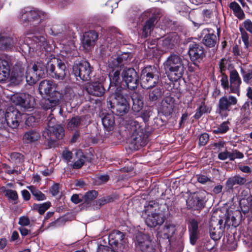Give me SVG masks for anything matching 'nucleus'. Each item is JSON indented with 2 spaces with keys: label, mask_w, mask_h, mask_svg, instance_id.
<instances>
[{
  "label": "nucleus",
  "mask_w": 252,
  "mask_h": 252,
  "mask_svg": "<svg viewBox=\"0 0 252 252\" xmlns=\"http://www.w3.org/2000/svg\"><path fill=\"white\" fill-rule=\"evenodd\" d=\"M50 202H47L41 204H33L32 208L33 210L38 212V213L42 215L50 207Z\"/></svg>",
  "instance_id": "46"
},
{
  "label": "nucleus",
  "mask_w": 252,
  "mask_h": 252,
  "mask_svg": "<svg viewBox=\"0 0 252 252\" xmlns=\"http://www.w3.org/2000/svg\"><path fill=\"white\" fill-rule=\"evenodd\" d=\"M220 80L221 85L224 90H230V83H229L227 76L225 74H221Z\"/></svg>",
  "instance_id": "59"
},
{
  "label": "nucleus",
  "mask_w": 252,
  "mask_h": 252,
  "mask_svg": "<svg viewBox=\"0 0 252 252\" xmlns=\"http://www.w3.org/2000/svg\"><path fill=\"white\" fill-rule=\"evenodd\" d=\"M5 196L9 200L15 201L18 199V195L16 191L10 189H5L4 191Z\"/></svg>",
  "instance_id": "55"
},
{
  "label": "nucleus",
  "mask_w": 252,
  "mask_h": 252,
  "mask_svg": "<svg viewBox=\"0 0 252 252\" xmlns=\"http://www.w3.org/2000/svg\"><path fill=\"white\" fill-rule=\"evenodd\" d=\"M29 189L31 190L32 194L35 197L36 200L41 201L46 199L45 195L41 191L35 189L32 186L29 187Z\"/></svg>",
  "instance_id": "51"
},
{
  "label": "nucleus",
  "mask_w": 252,
  "mask_h": 252,
  "mask_svg": "<svg viewBox=\"0 0 252 252\" xmlns=\"http://www.w3.org/2000/svg\"><path fill=\"white\" fill-rule=\"evenodd\" d=\"M97 39L98 34L95 31H90L88 32H86L82 40L83 48L86 51L90 50L94 46Z\"/></svg>",
  "instance_id": "20"
},
{
  "label": "nucleus",
  "mask_w": 252,
  "mask_h": 252,
  "mask_svg": "<svg viewBox=\"0 0 252 252\" xmlns=\"http://www.w3.org/2000/svg\"><path fill=\"white\" fill-rule=\"evenodd\" d=\"M10 100L15 105H20L25 109L32 108L34 105L33 97L27 94H14Z\"/></svg>",
  "instance_id": "15"
},
{
  "label": "nucleus",
  "mask_w": 252,
  "mask_h": 252,
  "mask_svg": "<svg viewBox=\"0 0 252 252\" xmlns=\"http://www.w3.org/2000/svg\"><path fill=\"white\" fill-rule=\"evenodd\" d=\"M207 192L203 191L189 196L186 201L188 208L194 210H200L204 207L206 202Z\"/></svg>",
  "instance_id": "11"
},
{
  "label": "nucleus",
  "mask_w": 252,
  "mask_h": 252,
  "mask_svg": "<svg viewBox=\"0 0 252 252\" xmlns=\"http://www.w3.org/2000/svg\"><path fill=\"white\" fill-rule=\"evenodd\" d=\"M64 135V131L63 128L61 126V125H57L55 127L51 130V139H47L48 142V145L49 148H51L54 145L55 140L53 138V136L55 137L58 139H61L63 138Z\"/></svg>",
  "instance_id": "26"
},
{
  "label": "nucleus",
  "mask_w": 252,
  "mask_h": 252,
  "mask_svg": "<svg viewBox=\"0 0 252 252\" xmlns=\"http://www.w3.org/2000/svg\"><path fill=\"white\" fill-rule=\"evenodd\" d=\"M114 101L113 102L110 97L107 99V105L113 114L123 116L127 114L130 108L128 96L125 94L121 89L117 88L114 94Z\"/></svg>",
  "instance_id": "2"
},
{
  "label": "nucleus",
  "mask_w": 252,
  "mask_h": 252,
  "mask_svg": "<svg viewBox=\"0 0 252 252\" xmlns=\"http://www.w3.org/2000/svg\"><path fill=\"white\" fill-rule=\"evenodd\" d=\"M249 102H246L241 108V117L243 123L247 122L251 118Z\"/></svg>",
  "instance_id": "39"
},
{
  "label": "nucleus",
  "mask_w": 252,
  "mask_h": 252,
  "mask_svg": "<svg viewBox=\"0 0 252 252\" xmlns=\"http://www.w3.org/2000/svg\"><path fill=\"white\" fill-rule=\"evenodd\" d=\"M230 62L226 59H222L219 63L220 71L221 74H225L226 70L231 67Z\"/></svg>",
  "instance_id": "45"
},
{
  "label": "nucleus",
  "mask_w": 252,
  "mask_h": 252,
  "mask_svg": "<svg viewBox=\"0 0 252 252\" xmlns=\"http://www.w3.org/2000/svg\"><path fill=\"white\" fill-rule=\"evenodd\" d=\"M120 70L118 69L113 70L109 73V77L111 85L116 86L120 82Z\"/></svg>",
  "instance_id": "41"
},
{
  "label": "nucleus",
  "mask_w": 252,
  "mask_h": 252,
  "mask_svg": "<svg viewBox=\"0 0 252 252\" xmlns=\"http://www.w3.org/2000/svg\"><path fill=\"white\" fill-rule=\"evenodd\" d=\"M164 216L160 213H154L148 214L145 219V222L150 227H154L161 225L164 221Z\"/></svg>",
  "instance_id": "22"
},
{
  "label": "nucleus",
  "mask_w": 252,
  "mask_h": 252,
  "mask_svg": "<svg viewBox=\"0 0 252 252\" xmlns=\"http://www.w3.org/2000/svg\"><path fill=\"white\" fill-rule=\"evenodd\" d=\"M92 67L87 61H82L73 65V73L74 75L84 81L91 80L92 75Z\"/></svg>",
  "instance_id": "10"
},
{
  "label": "nucleus",
  "mask_w": 252,
  "mask_h": 252,
  "mask_svg": "<svg viewBox=\"0 0 252 252\" xmlns=\"http://www.w3.org/2000/svg\"><path fill=\"white\" fill-rule=\"evenodd\" d=\"M238 102L236 97L233 95L224 96L220 97L218 102L217 111L221 116L226 117L231 107L235 105Z\"/></svg>",
  "instance_id": "12"
},
{
  "label": "nucleus",
  "mask_w": 252,
  "mask_h": 252,
  "mask_svg": "<svg viewBox=\"0 0 252 252\" xmlns=\"http://www.w3.org/2000/svg\"><path fill=\"white\" fill-rule=\"evenodd\" d=\"M97 195V192L94 190H89L84 195L80 194L82 196V204L87 207L90 206Z\"/></svg>",
  "instance_id": "30"
},
{
  "label": "nucleus",
  "mask_w": 252,
  "mask_h": 252,
  "mask_svg": "<svg viewBox=\"0 0 252 252\" xmlns=\"http://www.w3.org/2000/svg\"><path fill=\"white\" fill-rule=\"evenodd\" d=\"M125 238L124 234L117 230H114L109 236V244L115 246L120 249L123 248V242Z\"/></svg>",
  "instance_id": "23"
},
{
  "label": "nucleus",
  "mask_w": 252,
  "mask_h": 252,
  "mask_svg": "<svg viewBox=\"0 0 252 252\" xmlns=\"http://www.w3.org/2000/svg\"><path fill=\"white\" fill-rule=\"evenodd\" d=\"M13 37L14 43L13 49L19 48L20 49L23 50V46L26 45L25 44V38L24 37H20L18 38L15 37Z\"/></svg>",
  "instance_id": "56"
},
{
  "label": "nucleus",
  "mask_w": 252,
  "mask_h": 252,
  "mask_svg": "<svg viewBox=\"0 0 252 252\" xmlns=\"http://www.w3.org/2000/svg\"><path fill=\"white\" fill-rule=\"evenodd\" d=\"M87 92L91 95L100 97L105 93V89L99 82H93L88 84L86 87Z\"/></svg>",
  "instance_id": "21"
},
{
  "label": "nucleus",
  "mask_w": 252,
  "mask_h": 252,
  "mask_svg": "<svg viewBox=\"0 0 252 252\" xmlns=\"http://www.w3.org/2000/svg\"><path fill=\"white\" fill-rule=\"evenodd\" d=\"M58 86L53 81L44 80L40 82L38 90L41 94L48 95L53 89H57Z\"/></svg>",
  "instance_id": "24"
},
{
  "label": "nucleus",
  "mask_w": 252,
  "mask_h": 252,
  "mask_svg": "<svg viewBox=\"0 0 252 252\" xmlns=\"http://www.w3.org/2000/svg\"><path fill=\"white\" fill-rule=\"evenodd\" d=\"M241 73L243 76V81L246 83H249V81L252 79V69L246 72L243 68H241Z\"/></svg>",
  "instance_id": "57"
},
{
  "label": "nucleus",
  "mask_w": 252,
  "mask_h": 252,
  "mask_svg": "<svg viewBox=\"0 0 252 252\" xmlns=\"http://www.w3.org/2000/svg\"><path fill=\"white\" fill-rule=\"evenodd\" d=\"M209 112V108L205 104L204 101H203L201 103L199 107L196 109L194 117L195 119H199L203 114Z\"/></svg>",
  "instance_id": "44"
},
{
  "label": "nucleus",
  "mask_w": 252,
  "mask_h": 252,
  "mask_svg": "<svg viewBox=\"0 0 252 252\" xmlns=\"http://www.w3.org/2000/svg\"><path fill=\"white\" fill-rule=\"evenodd\" d=\"M159 72L154 66H147L141 72V86L145 89L155 87L158 82Z\"/></svg>",
  "instance_id": "6"
},
{
  "label": "nucleus",
  "mask_w": 252,
  "mask_h": 252,
  "mask_svg": "<svg viewBox=\"0 0 252 252\" xmlns=\"http://www.w3.org/2000/svg\"><path fill=\"white\" fill-rule=\"evenodd\" d=\"M206 31L209 33L204 36L203 39V43L208 47H213L217 44L218 38L214 33L210 32V31L209 29H205L204 32Z\"/></svg>",
  "instance_id": "35"
},
{
  "label": "nucleus",
  "mask_w": 252,
  "mask_h": 252,
  "mask_svg": "<svg viewBox=\"0 0 252 252\" xmlns=\"http://www.w3.org/2000/svg\"><path fill=\"white\" fill-rule=\"evenodd\" d=\"M47 72L52 78L63 80L65 78L67 70L63 62L53 58L47 61Z\"/></svg>",
  "instance_id": "7"
},
{
  "label": "nucleus",
  "mask_w": 252,
  "mask_h": 252,
  "mask_svg": "<svg viewBox=\"0 0 252 252\" xmlns=\"http://www.w3.org/2000/svg\"><path fill=\"white\" fill-rule=\"evenodd\" d=\"M243 25L245 30L252 34V21L250 19L245 20L243 23Z\"/></svg>",
  "instance_id": "63"
},
{
  "label": "nucleus",
  "mask_w": 252,
  "mask_h": 252,
  "mask_svg": "<svg viewBox=\"0 0 252 252\" xmlns=\"http://www.w3.org/2000/svg\"><path fill=\"white\" fill-rule=\"evenodd\" d=\"M126 128L131 134L130 140L132 148L138 150L144 146L147 142V137L144 134V130L139 123L133 119L126 118L124 120Z\"/></svg>",
  "instance_id": "3"
},
{
  "label": "nucleus",
  "mask_w": 252,
  "mask_h": 252,
  "mask_svg": "<svg viewBox=\"0 0 252 252\" xmlns=\"http://www.w3.org/2000/svg\"><path fill=\"white\" fill-rule=\"evenodd\" d=\"M40 137V134L35 129H31L26 131L23 137V140L26 143H31L37 141Z\"/></svg>",
  "instance_id": "33"
},
{
  "label": "nucleus",
  "mask_w": 252,
  "mask_h": 252,
  "mask_svg": "<svg viewBox=\"0 0 252 252\" xmlns=\"http://www.w3.org/2000/svg\"><path fill=\"white\" fill-rule=\"evenodd\" d=\"M209 140V135L207 133L201 134L199 137V144L200 146H205Z\"/></svg>",
  "instance_id": "61"
},
{
  "label": "nucleus",
  "mask_w": 252,
  "mask_h": 252,
  "mask_svg": "<svg viewBox=\"0 0 252 252\" xmlns=\"http://www.w3.org/2000/svg\"><path fill=\"white\" fill-rule=\"evenodd\" d=\"M118 60H119L121 63V64L123 65L125 63L130 62L131 58L130 57L129 54L127 53H124L118 56Z\"/></svg>",
  "instance_id": "60"
},
{
  "label": "nucleus",
  "mask_w": 252,
  "mask_h": 252,
  "mask_svg": "<svg viewBox=\"0 0 252 252\" xmlns=\"http://www.w3.org/2000/svg\"><path fill=\"white\" fill-rule=\"evenodd\" d=\"M32 38V41L37 44V46L45 48L47 43L44 37L42 36H33Z\"/></svg>",
  "instance_id": "50"
},
{
  "label": "nucleus",
  "mask_w": 252,
  "mask_h": 252,
  "mask_svg": "<svg viewBox=\"0 0 252 252\" xmlns=\"http://www.w3.org/2000/svg\"><path fill=\"white\" fill-rule=\"evenodd\" d=\"M48 95L49 97L42 102V107L45 109H52L59 104L62 99L68 101L74 95L73 90L70 87H66L63 91H60L58 86L57 89H53Z\"/></svg>",
  "instance_id": "5"
},
{
  "label": "nucleus",
  "mask_w": 252,
  "mask_h": 252,
  "mask_svg": "<svg viewBox=\"0 0 252 252\" xmlns=\"http://www.w3.org/2000/svg\"><path fill=\"white\" fill-rule=\"evenodd\" d=\"M230 8L233 10V13L239 20L245 18V13L240 5L236 1L232 2L229 4Z\"/></svg>",
  "instance_id": "37"
},
{
  "label": "nucleus",
  "mask_w": 252,
  "mask_h": 252,
  "mask_svg": "<svg viewBox=\"0 0 252 252\" xmlns=\"http://www.w3.org/2000/svg\"><path fill=\"white\" fill-rule=\"evenodd\" d=\"M228 122H224L218 127L213 130V132L216 134L226 133L229 129Z\"/></svg>",
  "instance_id": "53"
},
{
  "label": "nucleus",
  "mask_w": 252,
  "mask_h": 252,
  "mask_svg": "<svg viewBox=\"0 0 252 252\" xmlns=\"http://www.w3.org/2000/svg\"><path fill=\"white\" fill-rule=\"evenodd\" d=\"M82 120L79 116L72 117L69 120L67 127L71 130L75 129L79 127L82 124Z\"/></svg>",
  "instance_id": "40"
},
{
  "label": "nucleus",
  "mask_w": 252,
  "mask_h": 252,
  "mask_svg": "<svg viewBox=\"0 0 252 252\" xmlns=\"http://www.w3.org/2000/svg\"><path fill=\"white\" fill-rule=\"evenodd\" d=\"M102 123L105 129L111 131L115 126V117L113 114H107L102 118Z\"/></svg>",
  "instance_id": "29"
},
{
  "label": "nucleus",
  "mask_w": 252,
  "mask_h": 252,
  "mask_svg": "<svg viewBox=\"0 0 252 252\" xmlns=\"http://www.w3.org/2000/svg\"><path fill=\"white\" fill-rule=\"evenodd\" d=\"M12 64L10 56H6L0 59V82H3L9 78Z\"/></svg>",
  "instance_id": "18"
},
{
  "label": "nucleus",
  "mask_w": 252,
  "mask_h": 252,
  "mask_svg": "<svg viewBox=\"0 0 252 252\" xmlns=\"http://www.w3.org/2000/svg\"><path fill=\"white\" fill-rule=\"evenodd\" d=\"M135 245L142 252H155V244L150 236L141 232L135 237Z\"/></svg>",
  "instance_id": "9"
},
{
  "label": "nucleus",
  "mask_w": 252,
  "mask_h": 252,
  "mask_svg": "<svg viewBox=\"0 0 252 252\" xmlns=\"http://www.w3.org/2000/svg\"><path fill=\"white\" fill-rule=\"evenodd\" d=\"M223 220L212 218L209 222V232L212 239L214 241L219 240L222 236L225 229L223 225Z\"/></svg>",
  "instance_id": "14"
},
{
  "label": "nucleus",
  "mask_w": 252,
  "mask_h": 252,
  "mask_svg": "<svg viewBox=\"0 0 252 252\" xmlns=\"http://www.w3.org/2000/svg\"><path fill=\"white\" fill-rule=\"evenodd\" d=\"M246 178L236 175L228 178L225 183V189L227 191L233 190V186L235 185H242L246 183Z\"/></svg>",
  "instance_id": "27"
},
{
  "label": "nucleus",
  "mask_w": 252,
  "mask_h": 252,
  "mask_svg": "<svg viewBox=\"0 0 252 252\" xmlns=\"http://www.w3.org/2000/svg\"><path fill=\"white\" fill-rule=\"evenodd\" d=\"M133 101V105L132 109L134 112H139L143 106V102L142 97L140 95H137V94H133L132 97Z\"/></svg>",
  "instance_id": "38"
},
{
  "label": "nucleus",
  "mask_w": 252,
  "mask_h": 252,
  "mask_svg": "<svg viewBox=\"0 0 252 252\" xmlns=\"http://www.w3.org/2000/svg\"><path fill=\"white\" fill-rule=\"evenodd\" d=\"M175 43V38L169 35L163 40L162 45L166 49H170L173 48Z\"/></svg>",
  "instance_id": "47"
},
{
  "label": "nucleus",
  "mask_w": 252,
  "mask_h": 252,
  "mask_svg": "<svg viewBox=\"0 0 252 252\" xmlns=\"http://www.w3.org/2000/svg\"><path fill=\"white\" fill-rule=\"evenodd\" d=\"M123 65L119 60H118V57L116 58H111L108 62V66L110 68H114L113 69L116 70L119 69V67Z\"/></svg>",
  "instance_id": "54"
},
{
  "label": "nucleus",
  "mask_w": 252,
  "mask_h": 252,
  "mask_svg": "<svg viewBox=\"0 0 252 252\" xmlns=\"http://www.w3.org/2000/svg\"><path fill=\"white\" fill-rule=\"evenodd\" d=\"M76 155L78 157V159L74 162L72 165V167L73 169H80L84 165L85 162L86 157L80 151L76 153Z\"/></svg>",
  "instance_id": "42"
},
{
  "label": "nucleus",
  "mask_w": 252,
  "mask_h": 252,
  "mask_svg": "<svg viewBox=\"0 0 252 252\" xmlns=\"http://www.w3.org/2000/svg\"><path fill=\"white\" fill-rule=\"evenodd\" d=\"M239 31L241 32L242 40L245 44V47L248 48L251 45L249 42V34L242 27L239 28Z\"/></svg>",
  "instance_id": "52"
},
{
  "label": "nucleus",
  "mask_w": 252,
  "mask_h": 252,
  "mask_svg": "<svg viewBox=\"0 0 252 252\" xmlns=\"http://www.w3.org/2000/svg\"><path fill=\"white\" fill-rule=\"evenodd\" d=\"M122 76L123 81L126 83L127 88L131 90L136 89L138 84V75L137 72L133 68L125 69Z\"/></svg>",
  "instance_id": "13"
},
{
  "label": "nucleus",
  "mask_w": 252,
  "mask_h": 252,
  "mask_svg": "<svg viewBox=\"0 0 252 252\" xmlns=\"http://www.w3.org/2000/svg\"><path fill=\"white\" fill-rule=\"evenodd\" d=\"M19 17L22 24L26 26L30 23V25L36 26L46 17V14L35 9L26 8L22 9L20 13Z\"/></svg>",
  "instance_id": "8"
},
{
  "label": "nucleus",
  "mask_w": 252,
  "mask_h": 252,
  "mask_svg": "<svg viewBox=\"0 0 252 252\" xmlns=\"http://www.w3.org/2000/svg\"><path fill=\"white\" fill-rule=\"evenodd\" d=\"M25 67V64L21 62H18L14 65L11 75L9 77L10 84L18 85L24 80Z\"/></svg>",
  "instance_id": "16"
},
{
  "label": "nucleus",
  "mask_w": 252,
  "mask_h": 252,
  "mask_svg": "<svg viewBox=\"0 0 252 252\" xmlns=\"http://www.w3.org/2000/svg\"><path fill=\"white\" fill-rule=\"evenodd\" d=\"M175 108V99L171 96H166L163 100L161 104V111L166 116L172 113Z\"/></svg>",
  "instance_id": "25"
},
{
  "label": "nucleus",
  "mask_w": 252,
  "mask_h": 252,
  "mask_svg": "<svg viewBox=\"0 0 252 252\" xmlns=\"http://www.w3.org/2000/svg\"><path fill=\"white\" fill-rule=\"evenodd\" d=\"M49 61L45 60L46 62ZM32 70L33 73L40 77H42L45 75V71H47V63H45L42 61H38L32 65Z\"/></svg>",
  "instance_id": "32"
},
{
  "label": "nucleus",
  "mask_w": 252,
  "mask_h": 252,
  "mask_svg": "<svg viewBox=\"0 0 252 252\" xmlns=\"http://www.w3.org/2000/svg\"><path fill=\"white\" fill-rule=\"evenodd\" d=\"M157 21V17L154 15L146 21L143 28V33L145 37H147L151 31L154 29Z\"/></svg>",
  "instance_id": "36"
},
{
  "label": "nucleus",
  "mask_w": 252,
  "mask_h": 252,
  "mask_svg": "<svg viewBox=\"0 0 252 252\" xmlns=\"http://www.w3.org/2000/svg\"><path fill=\"white\" fill-rule=\"evenodd\" d=\"M97 252H119L118 249L115 250L111 249L108 246L100 245L98 247Z\"/></svg>",
  "instance_id": "64"
},
{
  "label": "nucleus",
  "mask_w": 252,
  "mask_h": 252,
  "mask_svg": "<svg viewBox=\"0 0 252 252\" xmlns=\"http://www.w3.org/2000/svg\"><path fill=\"white\" fill-rule=\"evenodd\" d=\"M22 114L13 107H9L5 112L0 109V134L5 135L2 131L7 132L8 128H17L22 121Z\"/></svg>",
  "instance_id": "4"
},
{
  "label": "nucleus",
  "mask_w": 252,
  "mask_h": 252,
  "mask_svg": "<svg viewBox=\"0 0 252 252\" xmlns=\"http://www.w3.org/2000/svg\"><path fill=\"white\" fill-rule=\"evenodd\" d=\"M229 77L230 91L229 93L236 94L238 96H239L242 80L238 72L235 69L231 70L230 72Z\"/></svg>",
  "instance_id": "19"
},
{
  "label": "nucleus",
  "mask_w": 252,
  "mask_h": 252,
  "mask_svg": "<svg viewBox=\"0 0 252 252\" xmlns=\"http://www.w3.org/2000/svg\"><path fill=\"white\" fill-rule=\"evenodd\" d=\"M198 225L196 220H193L190 222V226L189 228V240L192 245H194L198 238Z\"/></svg>",
  "instance_id": "31"
},
{
  "label": "nucleus",
  "mask_w": 252,
  "mask_h": 252,
  "mask_svg": "<svg viewBox=\"0 0 252 252\" xmlns=\"http://www.w3.org/2000/svg\"><path fill=\"white\" fill-rule=\"evenodd\" d=\"M10 158L11 160L16 163H19L23 161V156L19 153H11Z\"/></svg>",
  "instance_id": "58"
},
{
  "label": "nucleus",
  "mask_w": 252,
  "mask_h": 252,
  "mask_svg": "<svg viewBox=\"0 0 252 252\" xmlns=\"http://www.w3.org/2000/svg\"><path fill=\"white\" fill-rule=\"evenodd\" d=\"M25 77H26L27 82L30 85L35 84L40 78L36 74L34 73L32 70L28 72H26V75Z\"/></svg>",
  "instance_id": "43"
},
{
  "label": "nucleus",
  "mask_w": 252,
  "mask_h": 252,
  "mask_svg": "<svg viewBox=\"0 0 252 252\" xmlns=\"http://www.w3.org/2000/svg\"><path fill=\"white\" fill-rule=\"evenodd\" d=\"M184 59L178 54L172 53L163 63L165 73L170 80L176 81L182 77L185 70Z\"/></svg>",
  "instance_id": "1"
},
{
  "label": "nucleus",
  "mask_w": 252,
  "mask_h": 252,
  "mask_svg": "<svg viewBox=\"0 0 252 252\" xmlns=\"http://www.w3.org/2000/svg\"><path fill=\"white\" fill-rule=\"evenodd\" d=\"M175 231V225L173 224L166 223L163 229L164 234L167 237H171Z\"/></svg>",
  "instance_id": "49"
},
{
  "label": "nucleus",
  "mask_w": 252,
  "mask_h": 252,
  "mask_svg": "<svg viewBox=\"0 0 252 252\" xmlns=\"http://www.w3.org/2000/svg\"><path fill=\"white\" fill-rule=\"evenodd\" d=\"M162 94V91L160 88H154L149 93V99L151 101H156L160 98Z\"/></svg>",
  "instance_id": "48"
},
{
  "label": "nucleus",
  "mask_w": 252,
  "mask_h": 252,
  "mask_svg": "<svg viewBox=\"0 0 252 252\" xmlns=\"http://www.w3.org/2000/svg\"><path fill=\"white\" fill-rule=\"evenodd\" d=\"M244 157V154L237 150H234L231 152V161H234L236 158H243Z\"/></svg>",
  "instance_id": "62"
},
{
  "label": "nucleus",
  "mask_w": 252,
  "mask_h": 252,
  "mask_svg": "<svg viewBox=\"0 0 252 252\" xmlns=\"http://www.w3.org/2000/svg\"><path fill=\"white\" fill-rule=\"evenodd\" d=\"M188 54L191 61L200 62L205 57L203 46L199 43L190 42L189 44Z\"/></svg>",
  "instance_id": "17"
},
{
  "label": "nucleus",
  "mask_w": 252,
  "mask_h": 252,
  "mask_svg": "<svg viewBox=\"0 0 252 252\" xmlns=\"http://www.w3.org/2000/svg\"><path fill=\"white\" fill-rule=\"evenodd\" d=\"M14 45V37L0 34V50H11Z\"/></svg>",
  "instance_id": "28"
},
{
  "label": "nucleus",
  "mask_w": 252,
  "mask_h": 252,
  "mask_svg": "<svg viewBox=\"0 0 252 252\" xmlns=\"http://www.w3.org/2000/svg\"><path fill=\"white\" fill-rule=\"evenodd\" d=\"M47 121H48V128L43 132L42 135L45 138L51 139V130L55 127L58 124H56V119L51 114L47 118Z\"/></svg>",
  "instance_id": "34"
}]
</instances>
